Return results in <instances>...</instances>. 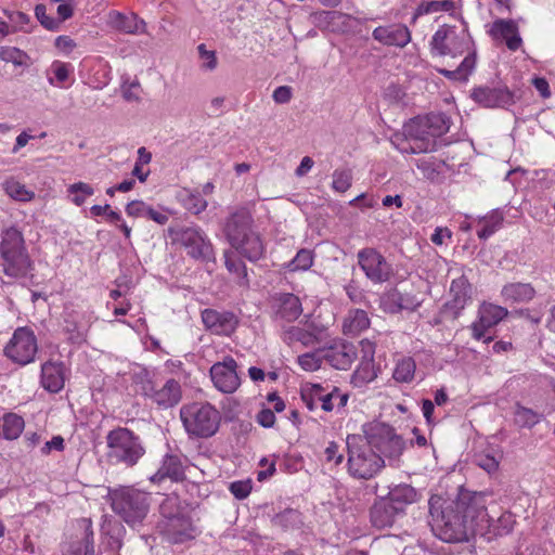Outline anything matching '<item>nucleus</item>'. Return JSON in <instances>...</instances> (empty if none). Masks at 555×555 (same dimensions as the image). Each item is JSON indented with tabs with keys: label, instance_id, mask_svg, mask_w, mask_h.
<instances>
[{
	"label": "nucleus",
	"instance_id": "nucleus-1",
	"mask_svg": "<svg viewBox=\"0 0 555 555\" xmlns=\"http://www.w3.org/2000/svg\"><path fill=\"white\" fill-rule=\"evenodd\" d=\"M489 492L461 489L456 500L441 496L429 500L430 525L435 534L449 543L467 541L473 535L501 534L492 530L493 519L487 512Z\"/></svg>",
	"mask_w": 555,
	"mask_h": 555
},
{
	"label": "nucleus",
	"instance_id": "nucleus-2",
	"mask_svg": "<svg viewBox=\"0 0 555 555\" xmlns=\"http://www.w3.org/2000/svg\"><path fill=\"white\" fill-rule=\"evenodd\" d=\"M347 468L356 479H371L385 466V459L397 462L404 449V441L387 424L372 422L363 426V435H348Z\"/></svg>",
	"mask_w": 555,
	"mask_h": 555
},
{
	"label": "nucleus",
	"instance_id": "nucleus-3",
	"mask_svg": "<svg viewBox=\"0 0 555 555\" xmlns=\"http://www.w3.org/2000/svg\"><path fill=\"white\" fill-rule=\"evenodd\" d=\"M473 44L472 37L466 28H456L449 25L441 26L431 38L433 53L439 56L451 55L452 57L461 55L465 51L468 54L456 69H440V73L452 80H467L476 66V51H470Z\"/></svg>",
	"mask_w": 555,
	"mask_h": 555
},
{
	"label": "nucleus",
	"instance_id": "nucleus-4",
	"mask_svg": "<svg viewBox=\"0 0 555 555\" xmlns=\"http://www.w3.org/2000/svg\"><path fill=\"white\" fill-rule=\"evenodd\" d=\"M223 233L231 247L247 260L255 262L263 257L266 244L249 208L233 210L224 220Z\"/></svg>",
	"mask_w": 555,
	"mask_h": 555
},
{
	"label": "nucleus",
	"instance_id": "nucleus-5",
	"mask_svg": "<svg viewBox=\"0 0 555 555\" xmlns=\"http://www.w3.org/2000/svg\"><path fill=\"white\" fill-rule=\"evenodd\" d=\"M403 129L409 142L401 152L417 154L434 151L436 139L447 131V126L441 115H428L411 119Z\"/></svg>",
	"mask_w": 555,
	"mask_h": 555
},
{
	"label": "nucleus",
	"instance_id": "nucleus-6",
	"mask_svg": "<svg viewBox=\"0 0 555 555\" xmlns=\"http://www.w3.org/2000/svg\"><path fill=\"white\" fill-rule=\"evenodd\" d=\"M106 457L111 464L133 467L145 454L141 438L126 427H117L106 435Z\"/></svg>",
	"mask_w": 555,
	"mask_h": 555
},
{
	"label": "nucleus",
	"instance_id": "nucleus-7",
	"mask_svg": "<svg viewBox=\"0 0 555 555\" xmlns=\"http://www.w3.org/2000/svg\"><path fill=\"white\" fill-rule=\"evenodd\" d=\"M186 434L193 438H210L219 429L220 412L209 402H191L180 409Z\"/></svg>",
	"mask_w": 555,
	"mask_h": 555
},
{
	"label": "nucleus",
	"instance_id": "nucleus-8",
	"mask_svg": "<svg viewBox=\"0 0 555 555\" xmlns=\"http://www.w3.org/2000/svg\"><path fill=\"white\" fill-rule=\"evenodd\" d=\"M112 508L127 524L135 526L146 517L150 506L147 493L125 487L111 493Z\"/></svg>",
	"mask_w": 555,
	"mask_h": 555
},
{
	"label": "nucleus",
	"instance_id": "nucleus-9",
	"mask_svg": "<svg viewBox=\"0 0 555 555\" xmlns=\"http://www.w3.org/2000/svg\"><path fill=\"white\" fill-rule=\"evenodd\" d=\"M140 391L152 403L164 410L176 406L182 399L181 384L175 378H168L164 383L144 378L140 382Z\"/></svg>",
	"mask_w": 555,
	"mask_h": 555
},
{
	"label": "nucleus",
	"instance_id": "nucleus-10",
	"mask_svg": "<svg viewBox=\"0 0 555 555\" xmlns=\"http://www.w3.org/2000/svg\"><path fill=\"white\" fill-rule=\"evenodd\" d=\"M301 400L308 410L313 411L319 405L325 412L333 411L336 406L344 408L349 399L347 392H343L338 387L333 386L326 390L319 384H307L300 391Z\"/></svg>",
	"mask_w": 555,
	"mask_h": 555
},
{
	"label": "nucleus",
	"instance_id": "nucleus-11",
	"mask_svg": "<svg viewBox=\"0 0 555 555\" xmlns=\"http://www.w3.org/2000/svg\"><path fill=\"white\" fill-rule=\"evenodd\" d=\"M37 339L28 327H18L4 348V354L14 363L26 365L35 360Z\"/></svg>",
	"mask_w": 555,
	"mask_h": 555
},
{
	"label": "nucleus",
	"instance_id": "nucleus-12",
	"mask_svg": "<svg viewBox=\"0 0 555 555\" xmlns=\"http://www.w3.org/2000/svg\"><path fill=\"white\" fill-rule=\"evenodd\" d=\"M175 240L185 248L186 254L201 260L214 257V247L205 232L198 227L183 228L176 232Z\"/></svg>",
	"mask_w": 555,
	"mask_h": 555
},
{
	"label": "nucleus",
	"instance_id": "nucleus-13",
	"mask_svg": "<svg viewBox=\"0 0 555 555\" xmlns=\"http://www.w3.org/2000/svg\"><path fill=\"white\" fill-rule=\"evenodd\" d=\"M357 257L359 267L372 283H385L392 275L391 264L377 249L363 248L358 251Z\"/></svg>",
	"mask_w": 555,
	"mask_h": 555
},
{
	"label": "nucleus",
	"instance_id": "nucleus-14",
	"mask_svg": "<svg viewBox=\"0 0 555 555\" xmlns=\"http://www.w3.org/2000/svg\"><path fill=\"white\" fill-rule=\"evenodd\" d=\"M214 386L222 393H233L241 385L237 374V362L232 357H225L216 362L209 370Z\"/></svg>",
	"mask_w": 555,
	"mask_h": 555
},
{
	"label": "nucleus",
	"instance_id": "nucleus-15",
	"mask_svg": "<svg viewBox=\"0 0 555 555\" xmlns=\"http://www.w3.org/2000/svg\"><path fill=\"white\" fill-rule=\"evenodd\" d=\"M171 501L168 499L160 506L162 513L165 516V520L160 525L162 532L172 543H183L194 539L196 537V529L189 517L183 515H165L166 504Z\"/></svg>",
	"mask_w": 555,
	"mask_h": 555
},
{
	"label": "nucleus",
	"instance_id": "nucleus-16",
	"mask_svg": "<svg viewBox=\"0 0 555 555\" xmlns=\"http://www.w3.org/2000/svg\"><path fill=\"white\" fill-rule=\"evenodd\" d=\"M508 314V310L502 306L492 302L483 301L477 313V319L472 323V336L476 340L485 337L486 333L499 324Z\"/></svg>",
	"mask_w": 555,
	"mask_h": 555
},
{
	"label": "nucleus",
	"instance_id": "nucleus-17",
	"mask_svg": "<svg viewBox=\"0 0 555 555\" xmlns=\"http://www.w3.org/2000/svg\"><path fill=\"white\" fill-rule=\"evenodd\" d=\"M202 321L205 327L212 334L223 336L231 335L238 324V320L234 313L215 309L203 310Z\"/></svg>",
	"mask_w": 555,
	"mask_h": 555
},
{
	"label": "nucleus",
	"instance_id": "nucleus-18",
	"mask_svg": "<svg viewBox=\"0 0 555 555\" xmlns=\"http://www.w3.org/2000/svg\"><path fill=\"white\" fill-rule=\"evenodd\" d=\"M472 99L483 107H504L514 103L513 93L506 87H477Z\"/></svg>",
	"mask_w": 555,
	"mask_h": 555
},
{
	"label": "nucleus",
	"instance_id": "nucleus-19",
	"mask_svg": "<svg viewBox=\"0 0 555 555\" xmlns=\"http://www.w3.org/2000/svg\"><path fill=\"white\" fill-rule=\"evenodd\" d=\"M372 36L384 46L404 48L411 41V33L405 25L391 24L376 27Z\"/></svg>",
	"mask_w": 555,
	"mask_h": 555
},
{
	"label": "nucleus",
	"instance_id": "nucleus-20",
	"mask_svg": "<svg viewBox=\"0 0 555 555\" xmlns=\"http://www.w3.org/2000/svg\"><path fill=\"white\" fill-rule=\"evenodd\" d=\"M185 478L184 465L180 455L167 453L164 455L157 472L151 476L153 483H163L167 479L172 482L182 481Z\"/></svg>",
	"mask_w": 555,
	"mask_h": 555
},
{
	"label": "nucleus",
	"instance_id": "nucleus-21",
	"mask_svg": "<svg viewBox=\"0 0 555 555\" xmlns=\"http://www.w3.org/2000/svg\"><path fill=\"white\" fill-rule=\"evenodd\" d=\"M324 359L337 370H348L357 358L352 344L338 341L323 350Z\"/></svg>",
	"mask_w": 555,
	"mask_h": 555
},
{
	"label": "nucleus",
	"instance_id": "nucleus-22",
	"mask_svg": "<svg viewBox=\"0 0 555 555\" xmlns=\"http://www.w3.org/2000/svg\"><path fill=\"white\" fill-rule=\"evenodd\" d=\"M421 305L420 299L410 293L391 289L382 297V308L389 313L401 310H415Z\"/></svg>",
	"mask_w": 555,
	"mask_h": 555
},
{
	"label": "nucleus",
	"instance_id": "nucleus-23",
	"mask_svg": "<svg viewBox=\"0 0 555 555\" xmlns=\"http://www.w3.org/2000/svg\"><path fill=\"white\" fill-rule=\"evenodd\" d=\"M1 259L0 266L2 271L9 276H24L30 268V259L26 249L12 253L5 249V254L1 255Z\"/></svg>",
	"mask_w": 555,
	"mask_h": 555
},
{
	"label": "nucleus",
	"instance_id": "nucleus-24",
	"mask_svg": "<svg viewBox=\"0 0 555 555\" xmlns=\"http://www.w3.org/2000/svg\"><path fill=\"white\" fill-rule=\"evenodd\" d=\"M107 23L111 27L124 34L138 35L145 33V22L133 13L126 15L118 11H111L107 15Z\"/></svg>",
	"mask_w": 555,
	"mask_h": 555
},
{
	"label": "nucleus",
	"instance_id": "nucleus-25",
	"mask_svg": "<svg viewBox=\"0 0 555 555\" xmlns=\"http://www.w3.org/2000/svg\"><path fill=\"white\" fill-rule=\"evenodd\" d=\"M65 384L63 362L47 361L41 366V385L50 392H59Z\"/></svg>",
	"mask_w": 555,
	"mask_h": 555
},
{
	"label": "nucleus",
	"instance_id": "nucleus-26",
	"mask_svg": "<svg viewBox=\"0 0 555 555\" xmlns=\"http://www.w3.org/2000/svg\"><path fill=\"white\" fill-rule=\"evenodd\" d=\"M490 34L494 38L504 39L511 51L518 50L522 42L518 33V26L513 20L494 21L491 26Z\"/></svg>",
	"mask_w": 555,
	"mask_h": 555
},
{
	"label": "nucleus",
	"instance_id": "nucleus-27",
	"mask_svg": "<svg viewBox=\"0 0 555 555\" xmlns=\"http://www.w3.org/2000/svg\"><path fill=\"white\" fill-rule=\"evenodd\" d=\"M398 507L392 506L389 500L380 498L371 508V522L374 527L383 529L393 525L396 518L400 513Z\"/></svg>",
	"mask_w": 555,
	"mask_h": 555
},
{
	"label": "nucleus",
	"instance_id": "nucleus-28",
	"mask_svg": "<svg viewBox=\"0 0 555 555\" xmlns=\"http://www.w3.org/2000/svg\"><path fill=\"white\" fill-rule=\"evenodd\" d=\"M450 294L452 298L449 300L448 307L454 311L455 315H457L472 298L470 284L468 280L464 276L453 280L450 287Z\"/></svg>",
	"mask_w": 555,
	"mask_h": 555
},
{
	"label": "nucleus",
	"instance_id": "nucleus-29",
	"mask_svg": "<svg viewBox=\"0 0 555 555\" xmlns=\"http://www.w3.org/2000/svg\"><path fill=\"white\" fill-rule=\"evenodd\" d=\"M302 313V307L299 298L294 294L286 293L278 298V309L275 315L278 319L294 322Z\"/></svg>",
	"mask_w": 555,
	"mask_h": 555
},
{
	"label": "nucleus",
	"instance_id": "nucleus-30",
	"mask_svg": "<svg viewBox=\"0 0 555 555\" xmlns=\"http://www.w3.org/2000/svg\"><path fill=\"white\" fill-rule=\"evenodd\" d=\"M80 527L83 529L82 537L69 545L65 555H94L93 531L89 519H81Z\"/></svg>",
	"mask_w": 555,
	"mask_h": 555
},
{
	"label": "nucleus",
	"instance_id": "nucleus-31",
	"mask_svg": "<svg viewBox=\"0 0 555 555\" xmlns=\"http://www.w3.org/2000/svg\"><path fill=\"white\" fill-rule=\"evenodd\" d=\"M534 288L528 283H509L501 291L503 300L509 304L527 302L534 297Z\"/></svg>",
	"mask_w": 555,
	"mask_h": 555
},
{
	"label": "nucleus",
	"instance_id": "nucleus-32",
	"mask_svg": "<svg viewBox=\"0 0 555 555\" xmlns=\"http://www.w3.org/2000/svg\"><path fill=\"white\" fill-rule=\"evenodd\" d=\"M367 312L362 309L349 310L343 322V332L345 335L357 336L370 327Z\"/></svg>",
	"mask_w": 555,
	"mask_h": 555
},
{
	"label": "nucleus",
	"instance_id": "nucleus-33",
	"mask_svg": "<svg viewBox=\"0 0 555 555\" xmlns=\"http://www.w3.org/2000/svg\"><path fill=\"white\" fill-rule=\"evenodd\" d=\"M416 491L409 485H398L390 489L386 500H389L392 506L398 507V512L402 514L405 507L416 501Z\"/></svg>",
	"mask_w": 555,
	"mask_h": 555
},
{
	"label": "nucleus",
	"instance_id": "nucleus-34",
	"mask_svg": "<svg viewBox=\"0 0 555 555\" xmlns=\"http://www.w3.org/2000/svg\"><path fill=\"white\" fill-rule=\"evenodd\" d=\"M24 418L15 413H7L0 420V437L7 440H15L23 433Z\"/></svg>",
	"mask_w": 555,
	"mask_h": 555
},
{
	"label": "nucleus",
	"instance_id": "nucleus-35",
	"mask_svg": "<svg viewBox=\"0 0 555 555\" xmlns=\"http://www.w3.org/2000/svg\"><path fill=\"white\" fill-rule=\"evenodd\" d=\"M504 220L503 214L495 209L490 211L483 217H479L476 221L480 229L477 231V235L480 240H487L494 234L501 227Z\"/></svg>",
	"mask_w": 555,
	"mask_h": 555
},
{
	"label": "nucleus",
	"instance_id": "nucleus-36",
	"mask_svg": "<svg viewBox=\"0 0 555 555\" xmlns=\"http://www.w3.org/2000/svg\"><path fill=\"white\" fill-rule=\"evenodd\" d=\"M416 363L411 357L399 358L393 367L392 378L397 383L409 384L412 383L415 377Z\"/></svg>",
	"mask_w": 555,
	"mask_h": 555
},
{
	"label": "nucleus",
	"instance_id": "nucleus-37",
	"mask_svg": "<svg viewBox=\"0 0 555 555\" xmlns=\"http://www.w3.org/2000/svg\"><path fill=\"white\" fill-rule=\"evenodd\" d=\"M455 10V1L454 0H431V1H422L413 16V22L416 21L418 16L425 14H431L437 12H453Z\"/></svg>",
	"mask_w": 555,
	"mask_h": 555
},
{
	"label": "nucleus",
	"instance_id": "nucleus-38",
	"mask_svg": "<svg viewBox=\"0 0 555 555\" xmlns=\"http://www.w3.org/2000/svg\"><path fill=\"white\" fill-rule=\"evenodd\" d=\"M72 72L73 66L69 63L54 61L49 69L48 81L52 86L64 88Z\"/></svg>",
	"mask_w": 555,
	"mask_h": 555
},
{
	"label": "nucleus",
	"instance_id": "nucleus-39",
	"mask_svg": "<svg viewBox=\"0 0 555 555\" xmlns=\"http://www.w3.org/2000/svg\"><path fill=\"white\" fill-rule=\"evenodd\" d=\"M377 377L375 363L373 361L361 360L359 366L352 374L351 382L356 387H362Z\"/></svg>",
	"mask_w": 555,
	"mask_h": 555
},
{
	"label": "nucleus",
	"instance_id": "nucleus-40",
	"mask_svg": "<svg viewBox=\"0 0 555 555\" xmlns=\"http://www.w3.org/2000/svg\"><path fill=\"white\" fill-rule=\"evenodd\" d=\"M5 249L10 250V253L26 249L23 235L16 228L12 227L3 232L0 255L5 254Z\"/></svg>",
	"mask_w": 555,
	"mask_h": 555
},
{
	"label": "nucleus",
	"instance_id": "nucleus-41",
	"mask_svg": "<svg viewBox=\"0 0 555 555\" xmlns=\"http://www.w3.org/2000/svg\"><path fill=\"white\" fill-rule=\"evenodd\" d=\"M283 339L288 345L294 343H301L304 346H312L318 341V335L315 333L308 332L299 326L289 327L283 336Z\"/></svg>",
	"mask_w": 555,
	"mask_h": 555
},
{
	"label": "nucleus",
	"instance_id": "nucleus-42",
	"mask_svg": "<svg viewBox=\"0 0 555 555\" xmlns=\"http://www.w3.org/2000/svg\"><path fill=\"white\" fill-rule=\"evenodd\" d=\"M223 257L228 271L232 274H235L236 278L242 281L241 283L243 285H247V269L244 261L231 250H225Z\"/></svg>",
	"mask_w": 555,
	"mask_h": 555
},
{
	"label": "nucleus",
	"instance_id": "nucleus-43",
	"mask_svg": "<svg viewBox=\"0 0 555 555\" xmlns=\"http://www.w3.org/2000/svg\"><path fill=\"white\" fill-rule=\"evenodd\" d=\"M5 193L13 199L20 202H30L35 197V193L28 190L25 184L10 179L3 183Z\"/></svg>",
	"mask_w": 555,
	"mask_h": 555
},
{
	"label": "nucleus",
	"instance_id": "nucleus-44",
	"mask_svg": "<svg viewBox=\"0 0 555 555\" xmlns=\"http://www.w3.org/2000/svg\"><path fill=\"white\" fill-rule=\"evenodd\" d=\"M68 196L73 204L81 206L85 204L87 197L94 194V189L85 182H76L67 188Z\"/></svg>",
	"mask_w": 555,
	"mask_h": 555
},
{
	"label": "nucleus",
	"instance_id": "nucleus-45",
	"mask_svg": "<svg viewBox=\"0 0 555 555\" xmlns=\"http://www.w3.org/2000/svg\"><path fill=\"white\" fill-rule=\"evenodd\" d=\"M313 264V253L309 249L302 248L298 250L294 259H292L286 268L292 271H307Z\"/></svg>",
	"mask_w": 555,
	"mask_h": 555
},
{
	"label": "nucleus",
	"instance_id": "nucleus-46",
	"mask_svg": "<svg viewBox=\"0 0 555 555\" xmlns=\"http://www.w3.org/2000/svg\"><path fill=\"white\" fill-rule=\"evenodd\" d=\"M514 421L520 427H532L540 421V415L531 409L516 404Z\"/></svg>",
	"mask_w": 555,
	"mask_h": 555
},
{
	"label": "nucleus",
	"instance_id": "nucleus-47",
	"mask_svg": "<svg viewBox=\"0 0 555 555\" xmlns=\"http://www.w3.org/2000/svg\"><path fill=\"white\" fill-rule=\"evenodd\" d=\"M332 189L338 193L347 192L352 184V172L349 169H336L332 175Z\"/></svg>",
	"mask_w": 555,
	"mask_h": 555
},
{
	"label": "nucleus",
	"instance_id": "nucleus-48",
	"mask_svg": "<svg viewBox=\"0 0 555 555\" xmlns=\"http://www.w3.org/2000/svg\"><path fill=\"white\" fill-rule=\"evenodd\" d=\"M323 357V350L319 352H307L298 357L297 362L304 371L314 372L320 369Z\"/></svg>",
	"mask_w": 555,
	"mask_h": 555
},
{
	"label": "nucleus",
	"instance_id": "nucleus-49",
	"mask_svg": "<svg viewBox=\"0 0 555 555\" xmlns=\"http://www.w3.org/2000/svg\"><path fill=\"white\" fill-rule=\"evenodd\" d=\"M207 201L198 193L188 192L183 199V206L190 212L198 215L207 208Z\"/></svg>",
	"mask_w": 555,
	"mask_h": 555
},
{
	"label": "nucleus",
	"instance_id": "nucleus-50",
	"mask_svg": "<svg viewBox=\"0 0 555 555\" xmlns=\"http://www.w3.org/2000/svg\"><path fill=\"white\" fill-rule=\"evenodd\" d=\"M27 55L15 47H0V60L21 66L25 63Z\"/></svg>",
	"mask_w": 555,
	"mask_h": 555
},
{
	"label": "nucleus",
	"instance_id": "nucleus-51",
	"mask_svg": "<svg viewBox=\"0 0 555 555\" xmlns=\"http://www.w3.org/2000/svg\"><path fill=\"white\" fill-rule=\"evenodd\" d=\"M475 464L488 474L496 473L500 466V457L490 453H479L475 455Z\"/></svg>",
	"mask_w": 555,
	"mask_h": 555
},
{
	"label": "nucleus",
	"instance_id": "nucleus-52",
	"mask_svg": "<svg viewBox=\"0 0 555 555\" xmlns=\"http://www.w3.org/2000/svg\"><path fill=\"white\" fill-rule=\"evenodd\" d=\"M197 51L201 60V68L209 72L215 70L218 65L216 52L212 50H207L204 43H201L197 47Z\"/></svg>",
	"mask_w": 555,
	"mask_h": 555
},
{
	"label": "nucleus",
	"instance_id": "nucleus-53",
	"mask_svg": "<svg viewBox=\"0 0 555 555\" xmlns=\"http://www.w3.org/2000/svg\"><path fill=\"white\" fill-rule=\"evenodd\" d=\"M253 489V483L250 479L246 480H237L230 483L229 490L237 500L246 499Z\"/></svg>",
	"mask_w": 555,
	"mask_h": 555
},
{
	"label": "nucleus",
	"instance_id": "nucleus-54",
	"mask_svg": "<svg viewBox=\"0 0 555 555\" xmlns=\"http://www.w3.org/2000/svg\"><path fill=\"white\" fill-rule=\"evenodd\" d=\"M64 330L68 334V339L73 344H81L85 341L86 331L75 321L65 320Z\"/></svg>",
	"mask_w": 555,
	"mask_h": 555
},
{
	"label": "nucleus",
	"instance_id": "nucleus-55",
	"mask_svg": "<svg viewBox=\"0 0 555 555\" xmlns=\"http://www.w3.org/2000/svg\"><path fill=\"white\" fill-rule=\"evenodd\" d=\"M35 14H36L37 20L41 23V25L44 28H47L49 30H55L59 28V22L55 18L50 17L47 14L46 5H43V4L36 5Z\"/></svg>",
	"mask_w": 555,
	"mask_h": 555
},
{
	"label": "nucleus",
	"instance_id": "nucleus-56",
	"mask_svg": "<svg viewBox=\"0 0 555 555\" xmlns=\"http://www.w3.org/2000/svg\"><path fill=\"white\" fill-rule=\"evenodd\" d=\"M150 207L151 206L144 203L143 201L134 199L126 205L125 210L129 217L140 218L147 216V210L150 209Z\"/></svg>",
	"mask_w": 555,
	"mask_h": 555
},
{
	"label": "nucleus",
	"instance_id": "nucleus-57",
	"mask_svg": "<svg viewBox=\"0 0 555 555\" xmlns=\"http://www.w3.org/2000/svg\"><path fill=\"white\" fill-rule=\"evenodd\" d=\"M324 454L326 462L334 463V465H339L344 460L343 453L339 452V446L334 441L328 443L324 450Z\"/></svg>",
	"mask_w": 555,
	"mask_h": 555
},
{
	"label": "nucleus",
	"instance_id": "nucleus-58",
	"mask_svg": "<svg viewBox=\"0 0 555 555\" xmlns=\"http://www.w3.org/2000/svg\"><path fill=\"white\" fill-rule=\"evenodd\" d=\"M293 90L289 86L278 87L272 94V99L278 104H286L292 100Z\"/></svg>",
	"mask_w": 555,
	"mask_h": 555
},
{
	"label": "nucleus",
	"instance_id": "nucleus-59",
	"mask_svg": "<svg viewBox=\"0 0 555 555\" xmlns=\"http://www.w3.org/2000/svg\"><path fill=\"white\" fill-rule=\"evenodd\" d=\"M72 2L73 1L57 2L59 5L56 8V13L59 18L56 21L59 22V25L73 16L74 7Z\"/></svg>",
	"mask_w": 555,
	"mask_h": 555
},
{
	"label": "nucleus",
	"instance_id": "nucleus-60",
	"mask_svg": "<svg viewBox=\"0 0 555 555\" xmlns=\"http://www.w3.org/2000/svg\"><path fill=\"white\" fill-rule=\"evenodd\" d=\"M259 425H261L264 428H270L275 423V414L270 409H262L256 417Z\"/></svg>",
	"mask_w": 555,
	"mask_h": 555
},
{
	"label": "nucleus",
	"instance_id": "nucleus-61",
	"mask_svg": "<svg viewBox=\"0 0 555 555\" xmlns=\"http://www.w3.org/2000/svg\"><path fill=\"white\" fill-rule=\"evenodd\" d=\"M361 353L363 361H373L375 356V344L370 339H362L360 341Z\"/></svg>",
	"mask_w": 555,
	"mask_h": 555
},
{
	"label": "nucleus",
	"instance_id": "nucleus-62",
	"mask_svg": "<svg viewBox=\"0 0 555 555\" xmlns=\"http://www.w3.org/2000/svg\"><path fill=\"white\" fill-rule=\"evenodd\" d=\"M64 449V439L61 436H54L41 448L42 454H49L52 450L62 451Z\"/></svg>",
	"mask_w": 555,
	"mask_h": 555
},
{
	"label": "nucleus",
	"instance_id": "nucleus-63",
	"mask_svg": "<svg viewBox=\"0 0 555 555\" xmlns=\"http://www.w3.org/2000/svg\"><path fill=\"white\" fill-rule=\"evenodd\" d=\"M434 411H435V403L429 399H424L422 401V412H423V415L428 425L436 424V421L433 417Z\"/></svg>",
	"mask_w": 555,
	"mask_h": 555
},
{
	"label": "nucleus",
	"instance_id": "nucleus-64",
	"mask_svg": "<svg viewBox=\"0 0 555 555\" xmlns=\"http://www.w3.org/2000/svg\"><path fill=\"white\" fill-rule=\"evenodd\" d=\"M55 47L65 53H69L76 47V43L68 36H59L55 40Z\"/></svg>",
	"mask_w": 555,
	"mask_h": 555
}]
</instances>
